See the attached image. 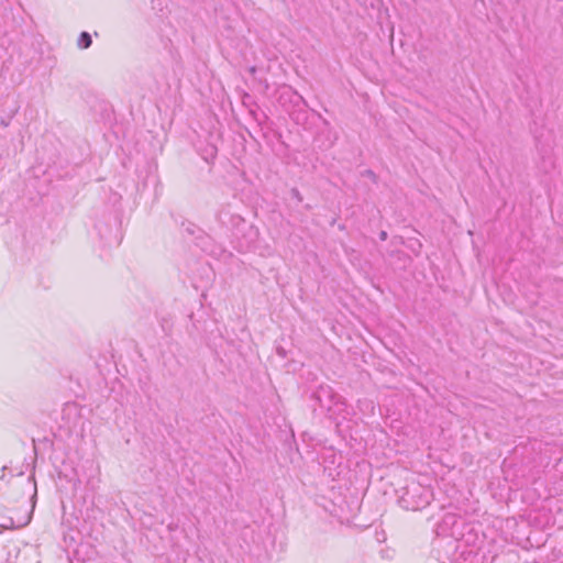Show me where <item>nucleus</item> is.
Wrapping results in <instances>:
<instances>
[{
  "mask_svg": "<svg viewBox=\"0 0 563 563\" xmlns=\"http://www.w3.org/2000/svg\"><path fill=\"white\" fill-rule=\"evenodd\" d=\"M341 397L342 396L335 393L329 385H320L313 393V398L319 402L320 407L325 410H331V406Z\"/></svg>",
  "mask_w": 563,
  "mask_h": 563,
  "instance_id": "obj_1",
  "label": "nucleus"
},
{
  "mask_svg": "<svg viewBox=\"0 0 563 563\" xmlns=\"http://www.w3.org/2000/svg\"><path fill=\"white\" fill-rule=\"evenodd\" d=\"M327 411L329 413V417L335 420L338 424H340V420H346L350 416L349 406L343 399V397H341L331 406V410Z\"/></svg>",
  "mask_w": 563,
  "mask_h": 563,
  "instance_id": "obj_2",
  "label": "nucleus"
},
{
  "mask_svg": "<svg viewBox=\"0 0 563 563\" xmlns=\"http://www.w3.org/2000/svg\"><path fill=\"white\" fill-rule=\"evenodd\" d=\"M77 44H78V47L81 49H86V48L90 47L92 44L91 35L88 32H85V31L81 32L78 37Z\"/></svg>",
  "mask_w": 563,
  "mask_h": 563,
  "instance_id": "obj_3",
  "label": "nucleus"
},
{
  "mask_svg": "<svg viewBox=\"0 0 563 563\" xmlns=\"http://www.w3.org/2000/svg\"><path fill=\"white\" fill-rule=\"evenodd\" d=\"M30 520H31V515H29V516H27V518L25 519V521H24V522L19 523V525H16V526H15V525H14L13 519H11V518H10V519H9V525H10V526H0V529H15V528H21V527L26 526V525L30 522Z\"/></svg>",
  "mask_w": 563,
  "mask_h": 563,
  "instance_id": "obj_4",
  "label": "nucleus"
},
{
  "mask_svg": "<svg viewBox=\"0 0 563 563\" xmlns=\"http://www.w3.org/2000/svg\"><path fill=\"white\" fill-rule=\"evenodd\" d=\"M362 175L368 177L373 183H377V175L372 169L364 170Z\"/></svg>",
  "mask_w": 563,
  "mask_h": 563,
  "instance_id": "obj_5",
  "label": "nucleus"
},
{
  "mask_svg": "<svg viewBox=\"0 0 563 563\" xmlns=\"http://www.w3.org/2000/svg\"><path fill=\"white\" fill-rule=\"evenodd\" d=\"M365 406H366L367 409H371V410L374 409V405H373L372 401H365Z\"/></svg>",
  "mask_w": 563,
  "mask_h": 563,
  "instance_id": "obj_6",
  "label": "nucleus"
},
{
  "mask_svg": "<svg viewBox=\"0 0 563 563\" xmlns=\"http://www.w3.org/2000/svg\"><path fill=\"white\" fill-rule=\"evenodd\" d=\"M292 195L298 198L299 200H301V197H300V194L297 189H292Z\"/></svg>",
  "mask_w": 563,
  "mask_h": 563,
  "instance_id": "obj_7",
  "label": "nucleus"
},
{
  "mask_svg": "<svg viewBox=\"0 0 563 563\" xmlns=\"http://www.w3.org/2000/svg\"><path fill=\"white\" fill-rule=\"evenodd\" d=\"M379 238H380V240L385 241L387 239V233L385 231H382L379 233Z\"/></svg>",
  "mask_w": 563,
  "mask_h": 563,
  "instance_id": "obj_8",
  "label": "nucleus"
}]
</instances>
